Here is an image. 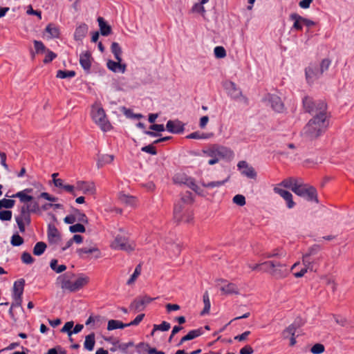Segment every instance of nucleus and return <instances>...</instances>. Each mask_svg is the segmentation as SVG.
Masks as SVG:
<instances>
[{
    "instance_id": "nucleus-1",
    "label": "nucleus",
    "mask_w": 354,
    "mask_h": 354,
    "mask_svg": "<svg viewBox=\"0 0 354 354\" xmlns=\"http://www.w3.org/2000/svg\"><path fill=\"white\" fill-rule=\"evenodd\" d=\"M327 115L313 116L303 128L301 136L307 140H314L321 136L326 130L328 122Z\"/></svg>"
},
{
    "instance_id": "nucleus-2",
    "label": "nucleus",
    "mask_w": 354,
    "mask_h": 354,
    "mask_svg": "<svg viewBox=\"0 0 354 354\" xmlns=\"http://www.w3.org/2000/svg\"><path fill=\"white\" fill-rule=\"evenodd\" d=\"M70 275L71 277L75 276L74 274H69L67 272L58 277V279H62L61 288L62 289L68 290L72 292H76L82 288L89 282V278L84 274H80L74 282H71L70 281Z\"/></svg>"
},
{
    "instance_id": "nucleus-3",
    "label": "nucleus",
    "mask_w": 354,
    "mask_h": 354,
    "mask_svg": "<svg viewBox=\"0 0 354 354\" xmlns=\"http://www.w3.org/2000/svg\"><path fill=\"white\" fill-rule=\"evenodd\" d=\"M303 107L306 112L313 116L327 115V105L322 100L315 101L312 97L306 96L303 98Z\"/></svg>"
},
{
    "instance_id": "nucleus-4",
    "label": "nucleus",
    "mask_w": 354,
    "mask_h": 354,
    "mask_svg": "<svg viewBox=\"0 0 354 354\" xmlns=\"http://www.w3.org/2000/svg\"><path fill=\"white\" fill-rule=\"evenodd\" d=\"M203 153L207 156L216 158L219 161L221 159L231 160L234 157L233 151L224 146L219 145H212L208 148L202 151Z\"/></svg>"
},
{
    "instance_id": "nucleus-5",
    "label": "nucleus",
    "mask_w": 354,
    "mask_h": 354,
    "mask_svg": "<svg viewBox=\"0 0 354 354\" xmlns=\"http://www.w3.org/2000/svg\"><path fill=\"white\" fill-rule=\"evenodd\" d=\"M294 189L295 194L304 198L308 201L319 203L317 189L308 184L304 183L301 180L298 186L295 187Z\"/></svg>"
},
{
    "instance_id": "nucleus-6",
    "label": "nucleus",
    "mask_w": 354,
    "mask_h": 354,
    "mask_svg": "<svg viewBox=\"0 0 354 354\" xmlns=\"http://www.w3.org/2000/svg\"><path fill=\"white\" fill-rule=\"evenodd\" d=\"M92 118L93 121L100 126V129L103 131H107L110 130L111 125L107 120L105 111L102 107H93Z\"/></svg>"
},
{
    "instance_id": "nucleus-7",
    "label": "nucleus",
    "mask_w": 354,
    "mask_h": 354,
    "mask_svg": "<svg viewBox=\"0 0 354 354\" xmlns=\"http://www.w3.org/2000/svg\"><path fill=\"white\" fill-rule=\"evenodd\" d=\"M321 249L322 248L319 245L315 244L310 247L308 249V251L304 254H303V263L311 271L314 270L315 264L317 263L318 261L322 259L321 257L317 259H313L312 257L316 256L321 250Z\"/></svg>"
},
{
    "instance_id": "nucleus-8",
    "label": "nucleus",
    "mask_w": 354,
    "mask_h": 354,
    "mask_svg": "<svg viewBox=\"0 0 354 354\" xmlns=\"http://www.w3.org/2000/svg\"><path fill=\"white\" fill-rule=\"evenodd\" d=\"M40 211V207L37 201H34L28 204L24 205L20 209V214L17 218H21L26 225L31 223L30 214L37 213Z\"/></svg>"
},
{
    "instance_id": "nucleus-9",
    "label": "nucleus",
    "mask_w": 354,
    "mask_h": 354,
    "mask_svg": "<svg viewBox=\"0 0 354 354\" xmlns=\"http://www.w3.org/2000/svg\"><path fill=\"white\" fill-rule=\"evenodd\" d=\"M263 264H270L272 266V270L266 269L265 272L270 273L277 279L285 278L288 274L289 272L284 263L276 261H267L263 262Z\"/></svg>"
},
{
    "instance_id": "nucleus-10",
    "label": "nucleus",
    "mask_w": 354,
    "mask_h": 354,
    "mask_svg": "<svg viewBox=\"0 0 354 354\" xmlns=\"http://www.w3.org/2000/svg\"><path fill=\"white\" fill-rule=\"evenodd\" d=\"M111 247L115 250H122L129 252L134 250L135 244L133 242H129L125 236L118 234L111 243Z\"/></svg>"
},
{
    "instance_id": "nucleus-11",
    "label": "nucleus",
    "mask_w": 354,
    "mask_h": 354,
    "mask_svg": "<svg viewBox=\"0 0 354 354\" xmlns=\"http://www.w3.org/2000/svg\"><path fill=\"white\" fill-rule=\"evenodd\" d=\"M154 298H151L147 295L140 296L136 297L130 304L129 308L135 311L140 312L143 310L146 306L154 300Z\"/></svg>"
},
{
    "instance_id": "nucleus-12",
    "label": "nucleus",
    "mask_w": 354,
    "mask_h": 354,
    "mask_svg": "<svg viewBox=\"0 0 354 354\" xmlns=\"http://www.w3.org/2000/svg\"><path fill=\"white\" fill-rule=\"evenodd\" d=\"M237 167L241 170V174L251 179H255L257 178V172L254 169L249 165V164L245 161H239L237 164Z\"/></svg>"
},
{
    "instance_id": "nucleus-13",
    "label": "nucleus",
    "mask_w": 354,
    "mask_h": 354,
    "mask_svg": "<svg viewBox=\"0 0 354 354\" xmlns=\"http://www.w3.org/2000/svg\"><path fill=\"white\" fill-rule=\"evenodd\" d=\"M230 87H228L229 94L234 100H239L243 101L245 104H248V99L245 96L243 95L242 91L239 88L236 87L235 83L230 82Z\"/></svg>"
},
{
    "instance_id": "nucleus-14",
    "label": "nucleus",
    "mask_w": 354,
    "mask_h": 354,
    "mask_svg": "<svg viewBox=\"0 0 354 354\" xmlns=\"http://www.w3.org/2000/svg\"><path fill=\"white\" fill-rule=\"evenodd\" d=\"M273 191L286 201L287 207L289 209L294 207L295 203L292 200V195L290 192L283 189L279 187H274Z\"/></svg>"
},
{
    "instance_id": "nucleus-15",
    "label": "nucleus",
    "mask_w": 354,
    "mask_h": 354,
    "mask_svg": "<svg viewBox=\"0 0 354 354\" xmlns=\"http://www.w3.org/2000/svg\"><path fill=\"white\" fill-rule=\"evenodd\" d=\"M178 176H175L174 178V180L176 183H183L187 185L188 187L192 189L193 191H194L198 194H201V189L198 187V186L195 183L194 179L191 178H188L186 176H182L180 177V180L178 179Z\"/></svg>"
},
{
    "instance_id": "nucleus-16",
    "label": "nucleus",
    "mask_w": 354,
    "mask_h": 354,
    "mask_svg": "<svg viewBox=\"0 0 354 354\" xmlns=\"http://www.w3.org/2000/svg\"><path fill=\"white\" fill-rule=\"evenodd\" d=\"M319 66L310 64L305 70L306 77L308 82H313L315 80L319 78L322 74H318L320 71Z\"/></svg>"
},
{
    "instance_id": "nucleus-17",
    "label": "nucleus",
    "mask_w": 354,
    "mask_h": 354,
    "mask_svg": "<svg viewBox=\"0 0 354 354\" xmlns=\"http://www.w3.org/2000/svg\"><path fill=\"white\" fill-rule=\"evenodd\" d=\"M76 189L84 194L93 195L95 192V186L93 182L78 181L76 183Z\"/></svg>"
},
{
    "instance_id": "nucleus-18",
    "label": "nucleus",
    "mask_w": 354,
    "mask_h": 354,
    "mask_svg": "<svg viewBox=\"0 0 354 354\" xmlns=\"http://www.w3.org/2000/svg\"><path fill=\"white\" fill-rule=\"evenodd\" d=\"M268 99L273 110L279 113H281L284 110V104L279 96L268 94Z\"/></svg>"
},
{
    "instance_id": "nucleus-19",
    "label": "nucleus",
    "mask_w": 354,
    "mask_h": 354,
    "mask_svg": "<svg viewBox=\"0 0 354 354\" xmlns=\"http://www.w3.org/2000/svg\"><path fill=\"white\" fill-rule=\"evenodd\" d=\"M77 253L81 258H85L84 254H94L95 259H98L101 255L100 251L95 245L79 248L77 250Z\"/></svg>"
},
{
    "instance_id": "nucleus-20",
    "label": "nucleus",
    "mask_w": 354,
    "mask_h": 354,
    "mask_svg": "<svg viewBox=\"0 0 354 354\" xmlns=\"http://www.w3.org/2000/svg\"><path fill=\"white\" fill-rule=\"evenodd\" d=\"M166 128L170 133H180L184 131V124L179 120H169L167 122Z\"/></svg>"
},
{
    "instance_id": "nucleus-21",
    "label": "nucleus",
    "mask_w": 354,
    "mask_h": 354,
    "mask_svg": "<svg viewBox=\"0 0 354 354\" xmlns=\"http://www.w3.org/2000/svg\"><path fill=\"white\" fill-rule=\"evenodd\" d=\"M301 179L288 178L283 180L277 187H283L287 189H290L294 192L295 187H297L300 183Z\"/></svg>"
},
{
    "instance_id": "nucleus-22",
    "label": "nucleus",
    "mask_w": 354,
    "mask_h": 354,
    "mask_svg": "<svg viewBox=\"0 0 354 354\" xmlns=\"http://www.w3.org/2000/svg\"><path fill=\"white\" fill-rule=\"evenodd\" d=\"M301 326L297 321H295L292 324H290L288 327H287L285 330H283L282 333L283 337L284 339H287L290 337H292L295 335L297 329H298Z\"/></svg>"
},
{
    "instance_id": "nucleus-23",
    "label": "nucleus",
    "mask_w": 354,
    "mask_h": 354,
    "mask_svg": "<svg viewBox=\"0 0 354 354\" xmlns=\"http://www.w3.org/2000/svg\"><path fill=\"white\" fill-rule=\"evenodd\" d=\"M91 54L88 51L83 53L80 56V64L85 71H89L91 68Z\"/></svg>"
},
{
    "instance_id": "nucleus-24",
    "label": "nucleus",
    "mask_w": 354,
    "mask_h": 354,
    "mask_svg": "<svg viewBox=\"0 0 354 354\" xmlns=\"http://www.w3.org/2000/svg\"><path fill=\"white\" fill-rule=\"evenodd\" d=\"M48 239L50 243H55L60 240V235L54 225H48Z\"/></svg>"
},
{
    "instance_id": "nucleus-25",
    "label": "nucleus",
    "mask_w": 354,
    "mask_h": 354,
    "mask_svg": "<svg viewBox=\"0 0 354 354\" xmlns=\"http://www.w3.org/2000/svg\"><path fill=\"white\" fill-rule=\"evenodd\" d=\"M88 26L86 24H81L78 26L74 33V39L76 41H82L88 32Z\"/></svg>"
},
{
    "instance_id": "nucleus-26",
    "label": "nucleus",
    "mask_w": 354,
    "mask_h": 354,
    "mask_svg": "<svg viewBox=\"0 0 354 354\" xmlns=\"http://www.w3.org/2000/svg\"><path fill=\"white\" fill-rule=\"evenodd\" d=\"M25 285L24 279H19L14 283L12 297H21Z\"/></svg>"
},
{
    "instance_id": "nucleus-27",
    "label": "nucleus",
    "mask_w": 354,
    "mask_h": 354,
    "mask_svg": "<svg viewBox=\"0 0 354 354\" xmlns=\"http://www.w3.org/2000/svg\"><path fill=\"white\" fill-rule=\"evenodd\" d=\"M183 203L180 201L178 203L175 204L174 205V217L176 222H180L181 221L183 220V214L185 213V212L183 211Z\"/></svg>"
},
{
    "instance_id": "nucleus-28",
    "label": "nucleus",
    "mask_w": 354,
    "mask_h": 354,
    "mask_svg": "<svg viewBox=\"0 0 354 354\" xmlns=\"http://www.w3.org/2000/svg\"><path fill=\"white\" fill-rule=\"evenodd\" d=\"M221 290L224 295H239V288L237 286L233 283H227L221 287Z\"/></svg>"
},
{
    "instance_id": "nucleus-29",
    "label": "nucleus",
    "mask_w": 354,
    "mask_h": 354,
    "mask_svg": "<svg viewBox=\"0 0 354 354\" xmlns=\"http://www.w3.org/2000/svg\"><path fill=\"white\" fill-rule=\"evenodd\" d=\"M97 21L101 35L103 36L109 35L111 33V27L105 22L104 18L99 17Z\"/></svg>"
},
{
    "instance_id": "nucleus-30",
    "label": "nucleus",
    "mask_w": 354,
    "mask_h": 354,
    "mask_svg": "<svg viewBox=\"0 0 354 354\" xmlns=\"http://www.w3.org/2000/svg\"><path fill=\"white\" fill-rule=\"evenodd\" d=\"M290 19L294 21L292 29L301 30L303 24V17L297 13H292L290 15Z\"/></svg>"
},
{
    "instance_id": "nucleus-31",
    "label": "nucleus",
    "mask_w": 354,
    "mask_h": 354,
    "mask_svg": "<svg viewBox=\"0 0 354 354\" xmlns=\"http://www.w3.org/2000/svg\"><path fill=\"white\" fill-rule=\"evenodd\" d=\"M112 344L115 346L118 344V348L120 349L122 353L126 354H133L134 351L133 350H129L130 347H133L134 346L133 342H129L128 343H119V341L113 342Z\"/></svg>"
},
{
    "instance_id": "nucleus-32",
    "label": "nucleus",
    "mask_w": 354,
    "mask_h": 354,
    "mask_svg": "<svg viewBox=\"0 0 354 354\" xmlns=\"http://www.w3.org/2000/svg\"><path fill=\"white\" fill-rule=\"evenodd\" d=\"M95 344V333H91L89 335H86L85 337V341L84 344V346L85 349L88 351H92L94 348Z\"/></svg>"
},
{
    "instance_id": "nucleus-33",
    "label": "nucleus",
    "mask_w": 354,
    "mask_h": 354,
    "mask_svg": "<svg viewBox=\"0 0 354 354\" xmlns=\"http://www.w3.org/2000/svg\"><path fill=\"white\" fill-rule=\"evenodd\" d=\"M12 198H19V201L21 203H26L28 202H34L33 197L30 195L26 194L24 193V192H18L15 194H13L12 196Z\"/></svg>"
},
{
    "instance_id": "nucleus-34",
    "label": "nucleus",
    "mask_w": 354,
    "mask_h": 354,
    "mask_svg": "<svg viewBox=\"0 0 354 354\" xmlns=\"http://www.w3.org/2000/svg\"><path fill=\"white\" fill-rule=\"evenodd\" d=\"M114 159L113 155L103 154L98 156L97 167H102L105 164L111 163Z\"/></svg>"
},
{
    "instance_id": "nucleus-35",
    "label": "nucleus",
    "mask_w": 354,
    "mask_h": 354,
    "mask_svg": "<svg viewBox=\"0 0 354 354\" xmlns=\"http://www.w3.org/2000/svg\"><path fill=\"white\" fill-rule=\"evenodd\" d=\"M125 327H127V324H123L119 320L111 319L108 322L107 330H112L118 328H124Z\"/></svg>"
},
{
    "instance_id": "nucleus-36",
    "label": "nucleus",
    "mask_w": 354,
    "mask_h": 354,
    "mask_svg": "<svg viewBox=\"0 0 354 354\" xmlns=\"http://www.w3.org/2000/svg\"><path fill=\"white\" fill-rule=\"evenodd\" d=\"M45 31L49 34L50 38H58L59 36V30L53 24H49L45 29Z\"/></svg>"
},
{
    "instance_id": "nucleus-37",
    "label": "nucleus",
    "mask_w": 354,
    "mask_h": 354,
    "mask_svg": "<svg viewBox=\"0 0 354 354\" xmlns=\"http://www.w3.org/2000/svg\"><path fill=\"white\" fill-rule=\"evenodd\" d=\"M111 50L112 53L114 55V57L117 61L122 62V48L120 45L117 42H113L111 44Z\"/></svg>"
},
{
    "instance_id": "nucleus-38",
    "label": "nucleus",
    "mask_w": 354,
    "mask_h": 354,
    "mask_svg": "<svg viewBox=\"0 0 354 354\" xmlns=\"http://www.w3.org/2000/svg\"><path fill=\"white\" fill-rule=\"evenodd\" d=\"M230 179V176H228L227 178H225L223 180H217V181H212L209 183H205L202 182L201 184L204 187L207 188H214V187H219L223 185L225 183H227Z\"/></svg>"
},
{
    "instance_id": "nucleus-39",
    "label": "nucleus",
    "mask_w": 354,
    "mask_h": 354,
    "mask_svg": "<svg viewBox=\"0 0 354 354\" xmlns=\"http://www.w3.org/2000/svg\"><path fill=\"white\" fill-rule=\"evenodd\" d=\"M171 328V325L169 322L163 321L160 324H154L151 335H153L155 331H167Z\"/></svg>"
},
{
    "instance_id": "nucleus-40",
    "label": "nucleus",
    "mask_w": 354,
    "mask_h": 354,
    "mask_svg": "<svg viewBox=\"0 0 354 354\" xmlns=\"http://www.w3.org/2000/svg\"><path fill=\"white\" fill-rule=\"evenodd\" d=\"M46 247L47 245L44 242H37L34 246L33 254L36 256L41 255L45 252Z\"/></svg>"
},
{
    "instance_id": "nucleus-41",
    "label": "nucleus",
    "mask_w": 354,
    "mask_h": 354,
    "mask_svg": "<svg viewBox=\"0 0 354 354\" xmlns=\"http://www.w3.org/2000/svg\"><path fill=\"white\" fill-rule=\"evenodd\" d=\"M151 348L149 344L145 342H140L136 346V351L139 354H149V350Z\"/></svg>"
},
{
    "instance_id": "nucleus-42",
    "label": "nucleus",
    "mask_w": 354,
    "mask_h": 354,
    "mask_svg": "<svg viewBox=\"0 0 354 354\" xmlns=\"http://www.w3.org/2000/svg\"><path fill=\"white\" fill-rule=\"evenodd\" d=\"M212 136V133H201L200 131L193 132L188 136H187V138L188 139H207L209 138Z\"/></svg>"
},
{
    "instance_id": "nucleus-43",
    "label": "nucleus",
    "mask_w": 354,
    "mask_h": 354,
    "mask_svg": "<svg viewBox=\"0 0 354 354\" xmlns=\"http://www.w3.org/2000/svg\"><path fill=\"white\" fill-rule=\"evenodd\" d=\"M203 303H204V308L201 311V315H204L205 314L209 313L210 310V301L209 297L207 292H205L203 295Z\"/></svg>"
},
{
    "instance_id": "nucleus-44",
    "label": "nucleus",
    "mask_w": 354,
    "mask_h": 354,
    "mask_svg": "<svg viewBox=\"0 0 354 354\" xmlns=\"http://www.w3.org/2000/svg\"><path fill=\"white\" fill-rule=\"evenodd\" d=\"M50 267L57 273H62L66 270V266L65 265L57 266V260L55 259L50 261Z\"/></svg>"
},
{
    "instance_id": "nucleus-45",
    "label": "nucleus",
    "mask_w": 354,
    "mask_h": 354,
    "mask_svg": "<svg viewBox=\"0 0 354 354\" xmlns=\"http://www.w3.org/2000/svg\"><path fill=\"white\" fill-rule=\"evenodd\" d=\"M203 334V330L202 328H199L198 329L192 330L188 332V333L185 335L186 338L188 341L192 340Z\"/></svg>"
},
{
    "instance_id": "nucleus-46",
    "label": "nucleus",
    "mask_w": 354,
    "mask_h": 354,
    "mask_svg": "<svg viewBox=\"0 0 354 354\" xmlns=\"http://www.w3.org/2000/svg\"><path fill=\"white\" fill-rule=\"evenodd\" d=\"M75 72L74 71H62L59 70L57 72L56 77L60 79L71 78L75 77Z\"/></svg>"
},
{
    "instance_id": "nucleus-47",
    "label": "nucleus",
    "mask_w": 354,
    "mask_h": 354,
    "mask_svg": "<svg viewBox=\"0 0 354 354\" xmlns=\"http://www.w3.org/2000/svg\"><path fill=\"white\" fill-rule=\"evenodd\" d=\"M73 213L76 216V221L84 223H88L87 216L84 213L82 212L80 209L75 208L73 209Z\"/></svg>"
},
{
    "instance_id": "nucleus-48",
    "label": "nucleus",
    "mask_w": 354,
    "mask_h": 354,
    "mask_svg": "<svg viewBox=\"0 0 354 354\" xmlns=\"http://www.w3.org/2000/svg\"><path fill=\"white\" fill-rule=\"evenodd\" d=\"M141 270H142V266H141V264H138L136 268H135V270H134V272L133 273V274L131 276V277L129 279V280L127 281V285H131L133 283H134V281L136 280V279L138 278V277L140 274L141 273Z\"/></svg>"
},
{
    "instance_id": "nucleus-49",
    "label": "nucleus",
    "mask_w": 354,
    "mask_h": 354,
    "mask_svg": "<svg viewBox=\"0 0 354 354\" xmlns=\"http://www.w3.org/2000/svg\"><path fill=\"white\" fill-rule=\"evenodd\" d=\"M120 200L121 202L129 205H133L136 202V198L133 196L126 194H121L120 196Z\"/></svg>"
},
{
    "instance_id": "nucleus-50",
    "label": "nucleus",
    "mask_w": 354,
    "mask_h": 354,
    "mask_svg": "<svg viewBox=\"0 0 354 354\" xmlns=\"http://www.w3.org/2000/svg\"><path fill=\"white\" fill-rule=\"evenodd\" d=\"M15 201L12 199L3 198L0 200V209L3 207L10 209L14 207Z\"/></svg>"
},
{
    "instance_id": "nucleus-51",
    "label": "nucleus",
    "mask_w": 354,
    "mask_h": 354,
    "mask_svg": "<svg viewBox=\"0 0 354 354\" xmlns=\"http://www.w3.org/2000/svg\"><path fill=\"white\" fill-rule=\"evenodd\" d=\"M263 256L266 259H270L273 257H284L285 254L283 252L279 251V250H275L273 252L264 253Z\"/></svg>"
},
{
    "instance_id": "nucleus-52",
    "label": "nucleus",
    "mask_w": 354,
    "mask_h": 354,
    "mask_svg": "<svg viewBox=\"0 0 354 354\" xmlns=\"http://www.w3.org/2000/svg\"><path fill=\"white\" fill-rule=\"evenodd\" d=\"M10 243L13 246H20L24 243V239L18 234H13L11 238Z\"/></svg>"
},
{
    "instance_id": "nucleus-53",
    "label": "nucleus",
    "mask_w": 354,
    "mask_h": 354,
    "mask_svg": "<svg viewBox=\"0 0 354 354\" xmlns=\"http://www.w3.org/2000/svg\"><path fill=\"white\" fill-rule=\"evenodd\" d=\"M73 322H67L61 329V332L66 333L69 337L71 336L73 334L72 328H73Z\"/></svg>"
},
{
    "instance_id": "nucleus-54",
    "label": "nucleus",
    "mask_w": 354,
    "mask_h": 354,
    "mask_svg": "<svg viewBox=\"0 0 354 354\" xmlns=\"http://www.w3.org/2000/svg\"><path fill=\"white\" fill-rule=\"evenodd\" d=\"M21 261L25 264H31L35 261L34 258L28 252H24L21 254Z\"/></svg>"
},
{
    "instance_id": "nucleus-55",
    "label": "nucleus",
    "mask_w": 354,
    "mask_h": 354,
    "mask_svg": "<svg viewBox=\"0 0 354 354\" xmlns=\"http://www.w3.org/2000/svg\"><path fill=\"white\" fill-rule=\"evenodd\" d=\"M69 230L72 233H75V232L83 233V232H85L86 229H85L84 226L82 224L77 223V224L71 225L69 227Z\"/></svg>"
},
{
    "instance_id": "nucleus-56",
    "label": "nucleus",
    "mask_w": 354,
    "mask_h": 354,
    "mask_svg": "<svg viewBox=\"0 0 354 354\" xmlns=\"http://www.w3.org/2000/svg\"><path fill=\"white\" fill-rule=\"evenodd\" d=\"M216 58H223L226 56V50L223 46H216L214 50Z\"/></svg>"
},
{
    "instance_id": "nucleus-57",
    "label": "nucleus",
    "mask_w": 354,
    "mask_h": 354,
    "mask_svg": "<svg viewBox=\"0 0 354 354\" xmlns=\"http://www.w3.org/2000/svg\"><path fill=\"white\" fill-rule=\"evenodd\" d=\"M331 64V61L329 59H324L319 66L320 71L318 74H323L324 71H327Z\"/></svg>"
},
{
    "instance_id": "nucleus-58",
    "label": "nucleus",
    "mask_w": 354,
    "mask_h": 354,
    "mask_svg": "<svg viewBox=\"0 0 354 354\" xmlns=\"http://www.w3.org/2000/svg\"><path fill=\"white\" fill-rule=\"evenodd\" d=\"M233 203L239 205L243 206L245 204V198L241 194H236L233 197Z\"/></svg>"
},
{
    "instance_id": "nucleus-59",
    "label": "nucleus",
    "mask_w": 354,
    "mask_h": 354,
    "mask_svg": "<svg viewBox=\"0 0 354 354\" xmlns=\"http://www.w3.org/2000/svg\"><path fill=\"white\" fill-rule=\"evenodd\" d=\"M121 62H114L113 60H109L106 63L107 68L113 72H118L119 64Z\"/></svg>"
},
{
    "instance_id": "nucleus-60",
    "label": "nucleus",
    "mask_w": 354,
    "mask_h": 354,
    "mask_svg": "<svg viewBox=\"0 0 354 354\" xmlns=\"http://www.w3.org/2000/svg\"><path fill=\"white\" fill-rule=\"evenodd\" d=\"M34 46L35 48V53H42L46 51V46L44 45V44L40 41H34Z\"/></svg>"
},
{
    "instance_id": "nucleus-61",
    "label": "nucleus",
    "mask_w": 354,
    "mask_h": 354,
    "mask_svg": "<svg viewBox=\"0 0 354 354\" xmlns=\"http://www.w3.org/2000/svg\"><path fill=\"white\" fill-rule=\"evenodd\" d=\"M313 354H321L324 351V346L322 344H316L310 349Z\"/></svg>"
},
{
    "instance_id": "nucleus-62",
    "label": "nucleus",
    "mask_w": 354,
    "mask_h": 354,
    "mask_svg": "<svg viewBox=\"0 0 354 354\" xmlns=\"http://www.w3.org/2000/svg\"><path fill=\"white\" fill-rule=\"evenodd\" d=\"M12 218V212L10 210L0 211V220L10 221Z\"/></svg>"
},
{
    "instance_id": "nucleus-63",
    "label": "nucleus",
    "mask_w": 354,
    "mask_h": 354,
    "mask_svg": "<svg viewBox=\"0 0 354 354\" xmlns=\"http://www.w3.org/2000/svg\"><path fill=\"white\" fill-rule=\"evenodd\" d=\"M141 151L148 153H150L151 155L157 154V151L152 145H149L142 147Z\"/></svg>"
},
{
    "instance_id": "nucleus-64",
    "label": "nucleus",
    "mask_w": 354,
    "mask_h": 354,
    "mask_svg": "<svg viewBox=\"0 0 354 354\" xmlns=\"http://www.w3.org/2000/svg\"><path fill=\"white\" fill-rule=\"evenodd\" d=\"M203 4L204 3H201V1L200 3H195L192 8L193 12H197L201 14H204L205 12V10L203 6Z\"/></svg>"
}]
</instances>
